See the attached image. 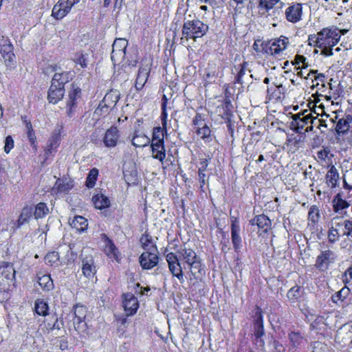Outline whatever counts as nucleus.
Segmentation results:
<instances>
[{"mask_svg":"<svg viewBox=\"0 0 352 352\" xmlns=\"http://www.w3.org/2000/svg\"><path fill=\"white\" fill-rule=\"evenodd\" d=\"M300 116V113L292 114V112L287 113V124H289V130L295 133V134H289L287 132V146L289 144L296 146L300 143L303 134L307 131V129H304V127L308 123H311V126H316L319 128L320 119L318 116L314 117L311 113L307 115L302 113V118Z\"/></svg>","mask_w":352,"mask_h":352,"instance_id":"obj_1","label":"nucleus"},{"mask_svg":"<svg viewBox=\"0 0 352 352\" xmlns=\"http://www.w3.org/2000/svg\"><path fill=\"white\" fill-rule=\"evenodd\" d=\"M252 47L258 57L267 58L270 56H274L278 58L283 51L286 49V42L281 38L266 41L257 38L254 40Z\"/></svg>","mask_w":352,"mask_h":352,"instance_id":"obj_2","label":"nucleus"},{"mask_svg":"<svg viewBox=\"0 0 352 352\" xmlns=\"http://www.w3.org/2000/svg\"><path fill=\"white\" fill-rule=\"evenodd\" d=\"M208 25L196 18L184 21L182 28V39L196 41L204 37L208 32Z\"/></svg>","mask_w":352,"mask_h":352,"instance_id":"obj_3","label":"nucleus"},{"mask_svg":"<svg viewBox=\"0 0 352 352\" xmlns=\"http://www.w3.org/2000/svg\"><path fill=\"white\" fill-rule=\"evenodd\" d=\"M69 73H56L47 91V100L50 103L57 104L64 96L65 85L69 82Z\"/></svg>","mask_w":352,"mask_h":352,"instance_id":"obj_4","label":"nucleus"},{"mask_svg":"<svg viewBox=\"0 0 352 352\" xmlns=\"http://www.w3.org/2000/svg\"><path fill=\"white\" fill-rule=\"evenodd\" d=\"M73 326L78 334L85 336L89 334V326L87 324L88 308L80 303H76L72 307Z\"/></svg>","mask_w":352,"mask_h":352,"instance_id":"obj_5","label":"nucleus"},{"mask_svg":"<svg viewBox=\"0 0 352 352\" xmlns=\"http://www.w3.org/2000/svg\"><path fill=\"white\" fill-rule=\"evenodd\" d=\"M168 99L167 96L164 94L162 98L161 104V115L160 120L162 122V126H155L153 129L152 138L150 140L151 142H164V134L167 132V121H168V113H167V104Z\"/></svg>","mask_w":352,"mask_h":352,"instance_id":"obj_6","label":"nucleus"},{"mask_svg":"<svg viewBox=\"0 0 352 352\" xmlns=\"http://www.w3.org/2000/svg\"><path fill=\"white\" fill-rule=\"evenodd\" d=\"M178 253L184 263L188 265L191 274L194 276H195L197 274H202L204 267L201 260L194 250L185 247L181 249Z\"/></svg>","mask_w":352,"mask_h":352,"instance_id":"obj_7","label":"nucleus"},{"mask_svg":"<svg viewBox=\"0 0 352 352\" xmlns=\"http://www.w3.org/2000/svg\"><path fill=\"white\" fill-rule=\"evenodd\" d=\"M16 271L12 263L3 261L0 265V290L8 292L15 283Z\"/></svg>","mask_w":352,"mask_h":352,"instance_id":"obj_8","label":"nucleus"},{"mask_svg":"<svg viewBox=\"0 0 352 352\" xmlns=\"http://www.w3.org/2000/svg\"><path fill=\"white\" fill-rule=\"evenodd\" d=\"M340 39V31L336 27L325 28L319 32L318 47H333Z\"/></svg>","mask_w":352,"mask_h":352,"instance_id":"obj_9","label":"nucleus"},{"mask_svg":"<svg viewBox=\"0 0 352 352\" xmlns=\"http://www.w3.org/2000/svg\"><path fill=\"white\" fill-rule=\"evenodd\" d=\"M0 54L7 67H12L15 65V54L14 46L10 39L3 35H0Z\"/></svg>","mask_w":352,"mask_h":352,"instance_id":"obj_10","label":"nucleus"},{"mask_svg":"<svg viewBox=\"0 0 352 352\" xmlns=\"http://www.w3.org/2000/svg\"><path fill=\"white\" fill-rule=\"evenodd\" d=\"M138 261L144 270H152L157 266L160 261L157 246H153L152 250L144 251L139 256Z\"/></svg>","mask_w":352,"mask_h":352,"instance_id":"obj_11","label":"nucleus"},{"mask_svg":"<svg viewBox=\"0 0 352 352\" xmlns=\"http://www.w3.org/2000/svg\"><path fill=\"white\" fill-rule=\"evenodd\" d=\"M127 45L128 41L124 38H116L114 41L111 54V59L114 65H119L124 61Z\"/></svg>","mask_w":352,"mask_h":352,"instance_id":"obj_12","label":"nucleus"},{"mask_svg":"<svg viewBox=\"0 0 352 352\" xmlns=\"http://www.w3.org/2000/svg\"><path fill=\"white\" fill-rule=\"evenodd\" d=\"M82 97V90L74 82L72 83L71 88L68 92V99L66 102V114L69 118H72L77 108V100Z\"/></svg>","mask_w":352,"mask_h":352,"instance_id":"obj_13","label":"nucleus"},{"mask_svg":"<svg viewBox=\"0 0 352 352\" xmlns=\"http://www.w3.org/2000/svg\"><path fill=\"white\" fill-rule=\"evenodd\" d=\"M79 1L80 0H58L52 8L51 16L58 21L62 20Z\"/></svg>","mask_w":352,"mask_h":352,"instance_id":"obj_14","label":"nucleus"},{"mask_svg":"<svg viewBox=\"0 0 352 352\" xmlns=\"http://www.w3.org/2000/svg\"><path fill=\"white\" fill-rule=\"evenodd\" d=\"M225 97L222 100H220V104L216 108V113L224 120L232 119L233 106L230 100V94L229 93L228 87H226L224 90Z\"/></svg>","mask_w":352,"mask_h":352,"instance_id":"obj_15","label":"nucleus"},{"mask_svg":"<svg viewBox=\"0 0 352 352\" xmlns=\"http://www.w3.org/2000/svg\"><path fill=\"white\" fill-rule=\"evenodd\" d=\"M165 257L171 274L181 283L184 282V274L177 255L171 252L166 254Z\"/></svg>","mask_w":352,"mask_h":352,"instance_id":"obj_16","label":"nucleus"},{"mask_svg":"<svg viewBox=\"0 0 352 352\" xmlns=\"http://www.w3.org/2000/svg\"><path fill=\"white\" fill-rule=\"evenodd\" d=\"M231 240L234 252H240L242 248V238L240 235L241 227L239 218L235 216L230 217Z\"/></svg>","mask_w":352,"mask_h":352,"instance_id":"obj_17","label":"nucleus"},{"mask_svg":"<svg viewBox=\"0 0 352 352\" xmlns=\"http://www.w3.org/2000/svg\"><path fill=\"white\" fill-rule=\"evenodd\" d=\"M119 98V95L116 91L111 90L105 94L103 99L100 102L96 112L99 113V111H100V116L102 113H107L109 109L116 106Z\"/></svg>","mask_w":352,"mask_h":352,"instance_id":"obj_18","label":"nucleus"},{"mask_svg":"<svg viewBox=\"0 0 352 352\" xmlns=\"http://www.w3.org/2000/svg\"><path fill=\"white\" fill-rule=\"evenodd\" d=\"M121 134L118 127L111 126L106 130L102 138V142L107 148H114L120 142Z\"/></svg>","mask_w":352,"mask_h":352,"instance_id":"obj_19","label":"nucleus"},{"mask_svg":"<svg viewBox=\"0 0 352 352\" xmlns=\"http://www.w3.org/2000/svg\"><path fill=\"white\" fill-rule=\"evenodd\" d=\"M249 222L251 226H257L259 235L268 234L272 228L271 220L264 214L256 215Z\"/></svg>","mask_w":352,"mask_h":352,"instance_id":"obj_20","label":"nucleus"},{"mask_svg":"<svg viewBox=\"0 0 352 352\" xmlns=\"http://www.w3.org/2000/svg\"><path fill=\"white\" fill-rule=\"evenodd\" d=\"M151 70V63L142 60L136 77L135 87L137 90H141L148 80Z\"/></svg>","mask_w":352,"mask_h":352,"instance_id":"obj_21","label":"nucleus"},{"mask_svg":"<svg viewBox=\"0 0 352 352\" xmlns=\"http://www.w3.org/2000/svg\"><path fill=\"white\" fill-rule=\"evenodd\" d=\"M122 305L126 316H133L139 308L138 298L131 293H124L122 296Z\"/></svg>","mask_w":352,"mask_h":352,"instance_id":"obj_22","label":"nucleus"},{"mask_svg":"<svg viewBox=\"0 0 352 352\" xmlns=\"http://www.w3.org/2000/svg\"><path fill=\"white\" fill-rule=\"evenodd\" d=\"M254 323V334L255 339L258 340L264 335V326H263V311L262 309L256 305L252 315Z\"/></svg>","mask_w":352,"mask_h":352,"instance_id":"obj_23","label":"nucleus"},{"mask_svg":"<svg viewBox=\"0 0 352 352\" xmlns=\"http://www.w3.org/2000/svg\"><path fill=\"white\" fill-rule=\"evenodd\" d=\"M336 254L330 250L322 251L320 254L317 256L315 266L317 269L324 271L328 268L330 263L334 262Z\"/></svg>","mask_w":352,"mask_h":352,"instance_id":"obj_24","label":"nucleus"},{"mask_svg":"<svg viewBox=\"0 0 352 352\" xmlns=\"http://www.w3.org/2000/svg\"><path fill=\"white\" fill-rule=\"evenodd\" d=\"M61 142V133L60 131H56L53 132L50 138L47 140V144L44 148V153L45 158L47 159L48 157L53 153H56L58 150V148L60 146Z\"/></svg>","mask_w":352,"mask_h":352,"instance_id":"obj_25","label":"nucleus"},{"mask_svg":"<svg viewBox=\"0 0 352 352\" xmlns=\"http://www.w3.org/2000/svg\"><path fill=\"white\" fill-rule=\"evenodd\" d=\"M194 130L198 139L203 141L206 144L212 142L215 138L210 126L206 123H204L202 126H197L196 129H194Z\"/></svg>","mask_w":352,"mask_h":352,"instance_id":"obj_26","label":"nucleus"},{"mask_svg":"<svg viewBox=\"0 0 352 352\" xmlns=\"http://www.w3.org/2000/svg\"><path fill=\"white\" fill-rule=\"evenodd\" d=\"M97 272L94 259L92 256L82 259V273L88 279H91Z\"/></svg>","mask_w":352,"mask_h":352,"instance_id":"obj_27","label":"nucleus"},{"mask_svg":"<svg viewBox=\"0 0 352 352\" xmlns=\"http://www.w3.org/2000/svg\"><path fill=\"white\" fill-rule=\"evenodd\" d=\"M104 238L105 245L104 247V252L109 258H112L119 262L120 261V254L118 248L114 244L113 241L109 239L106 234H103Z\"/></svg>","mask_w":352,"mask_h":352,"instance_id":"obj_28","label":"nucleus"},{"mask_svg":"<svg viewBox=\"0 0 352 352\" xmlns=\"http://www.w3.org/2000/svg\"><path fill=\"white\" fill-rule=\"evenodd\" d=\"M150 146L152 157L163 164L166 156L164 142H151Z\"/></svg>","mask_w":352,"mask_h":352,"instance_id":"obj_29","label":"nucleus"},{"mask_svg":"<svg viewBox=\"0 0 352 352\" xmlns=\"http://www.w3.org/2000/svg\"><path fill=\"white\" fill-rule=\"evenodd\" d=\"M36 280L43 292H49L54 289V284L50 274H43L41 272H38Z\"/></svg>","mask_w":352,"mask_h":352,"instance_id":"obj_30","label":"nucleus"},{"mask_svg":"<svg viewBox=\"0 0 352 352\" xmlns=\"http://www.w3.org/2000/svg\"><path fill=\"white\" fill-rule=\"evenodd\" d=\"M302 4L296 3L287 8V21L292 23H296L302 18Z\"/></svg>","mask_w":352,"mask_h":352,"instance_id":"obj_31","label":"nucleus"},{"mask_svg":"<svg viewBox=\"0 0 352 352\" xmlns=\"http://www.w3.org/2000/svg\"><path fill=\"white\" fill-rule=\"evenodd\" d=\"M34 207L32 206L25 205L21 210L16 221V227L20 228L25 223L29 222L32 215H34Z\"/></svg>","mask_w":352,"mask_h":352,"instance_id":"obj_32","label":"nucleus"},{"mask_svg":"<svg viewBox=\"0 0 352 352\" xmlns=\"http://www.w3.org/2000/svg\"><path fill=\"white\" fill-rule=\"evenodd\" d=\"M91 201L94 207L100 210L109 208L111 204L109 197L102 193L94 195Z\"/></svg>","mask_w":352,"mask_h":352,"instance_id":"obj_33","label":"nucleus"},{"mask_svg":"<svg viewBox=\"0 0 352 352\" xmlns=\"http://www.w3.org/2000/svg\"><path fill=\"white\" fill-rule=\"evenodd\" d=\"M131 143L135 147H144L150 143V139L139 129H135Z\"/></svg>","mask_w":352,"mask_h":352,"instance_id":"obj_34","label":"nucleus"},{"mask_svg":"<svg viewBox=\"0 0 352 352\" xmlns=\"http://www.w3.org/2000/svg\"><path fill=\"white\" fill-rule=\"evenodd\" d=\"M269 99L276 102H283L285 98V88L280 86H276L271 92L270 89H267Z\"/></svg>","mask_w":352,"mask_h":352,"instance_id":"obj_35","label":"nucleus"},{"mask_svg":"<svg viewBox=\"0 0 352 352\" xmlns=\"http://www.w3.org/2000/svg\"><path fill=\"white\" fill-rule=\"evenodd\" d=\"M70 225L73 228H75L78 232H82L87 230L88 228V221L84 217L76 215L70 223Z\"/></svg>","mask_w":352,"mask_h":352,"instance_id":"obj_36","label":"nucleus"},{"mask_svg":"<svg viewBox=\"0 0 352 352\" xmlns=\"http://www.w3.org/2000/svg\"><path fill=\"white\" fill-rule=\"evenodd\" d=\"M140 242L141 248L144 251L152 250L153 246H157L155 243L153 241L152 236L147 231L141 235Z\"/></svg>","mask_w":352,"mask_h":352,"instance_id":"obj_37","label":"nucleus"},{"mask_svg":"<svg viewBox=\"0 0 352 352\" xmlns=\"http://www.w3.org/2000/svg\"><path fill=\"white\" fill-rule=\"evenodd\" d=\"M34 311L38 316H46L49 314V305L44 300L37 299L34 304Z\"/></svg>","mask_w":352,"mask_h":352,"instance_id":"obj_38","label":"nucleus"},{"mask_svg":"<svg viewBox=\"0 0 352 352\" xmlns=\"http://www.w3.org/2000/svg\"><path fill=\"white\" fill-rule=\"evenodd\" d=\"M339 177L337 169L334 166H331L326 175L327 184L331 188L336 187Z\"/></svg>","mask_w":352,"mask_h":352,"instance_id":"obj_39","label":"nucleus"},{"mask_svg":"<svg viewBox=\"0 0 352 352\" xmlns=\"http://www.w3.org/2000/svg\"><path fill=\"white\" fill-rule=\"evenodd\" d=\"M34 217L36 219L45 217L49 212V208L44 202H39L34 208Z\"/></svg>","mask_w":352,"mask_h":352,"instance_id":"obj_40","label":"nucleus"},{"mask_svg":"<svg viewBox=\"0 0 352 352\" xmlns=\"http://www.w3.org/2000/svg\"><path fill=\"white\" fill-rule=\"evenodd\" d=\"M99 175V170L96 168H92L88 173L85 180V186L92 188L95 186Z\"/></svg>","mask_w":352,"mask_h":352,"instance_id":"obj_41","label":"nucleus"},{"mask_svg":"<svg viewBox=\"0 0 352 352\" xmlns=\"http://www.w3.org/2000/svg\"><path fill=\"white\" fill-rule=\"evenodd\" d=\"M278 2V0H260L258 3V11L261 14H265L272 9Z\"/></svg>","mask_w":352,"mask_h":352,"instance_id":"obj_42","label":"nucleus"},{"mask_svg":"<svg viewBox=\"0 0 352 352\" xmlns=\"http://www.w3.org/2000/svg\"><path fill=\"white\" fill-rule=\"evenodd\" d=\"M59 259V253L56 251H51L47 252L44 258L45 264L50 267L58 266Z\"/></svg>","mask_w":352,"mask_h":352,"instance_id":"obj_43","label":"nucleus"},{"mask_svg":"<svg viewBox=\"0 0 352 352\" xmlns=\"http://www.w3.org/2000/svg\"><path fill=\"white\" fill-rule=\"evenodd\" d=\"M216 77L217 74L214 70L210 69V68L206 69L202 77L204 86L207 87L208 85L212 84Z\"/></svg>","mask_w":352,"mask_h":352,"instance_id":"obj_44","label":"nucleus"},{"mask_svg":"<svg viewBox=\"0 0 352 352\" xmlns=\"http://www.w3.org/2000/svg\"><path fill=\"white\" fill-rule=\"evenodd\" d=\"M74 62L79 65L82 69H85L88 65L87 54L82 52H78L75 54Z\"/></svg>","mask_w":352,"mask_h":352,"instance_id":"obj_45","label":"nucleus"},{"mask_svg":"<svg viewBox=\"0 0 352 352\" xmlns=\"http://www.w3.org/2000/svg\"><path fill=\"white\" fill-rule=\"evenodd\" d=\"M289 340L292 344V348L289 349V351L294 352V349L302 343V337L299 332H292L289 334Z\"/></svg>","mask_w":352,"mask_h":352,"instance_id":"obj_46","label":"nucleus"},{"mask_svg":"<svg viewBox=\"0 0 352 352\" xmlns=\"http://www.w3.org/2000/svg\"><path fill=\"white\" fill-rule=\"evenodd\" d=\"M333 206L335 212H338L339 210L346 208L349 206V203L342 199L340 195L338 194L333 200Z\"/></svg>","mask_w":352,"mask_h":352,"instance_id":"obj_47","label":"nucleus"},{"mask_svg":"<svg viewBox=\"0 0 352 352\" xmlns=\"http://www.w3.org/2000/svg\"><path fill=\"white\" fill-rule=\"evenodd\" d=\"M247 66H248V63L246 61H243L241 64H240L239 65V69L235 76L234 81V84L242 85L243 83V77L245 74Z\"/></svg>","mask_w":352,"mask_h":352,"instance_id":"obj_48","label":"nucleus"},{"mask_svg":"<svg viewBox=\"0 0 352 352\" xmlns=\"http://www.w3.org/2000/svg\"><path fill=\"white\" fill-rule=\"evenodd\" d=\"M320 218V214L318 207L316 206H311L308 213V219L312 223H316L318 222Z\"/></svg>","mask_w":352,"mask_h":352,"instance_id":"obj_49","label":"nucleus"},{"mask_svg":"<svg viewBox=\"0 0 352 352\" xmlns=\"http://www.w3.org/2000/svg\"><path fill=\"white\" fill-rule=\"evenodd\" d=\"M302 294L301 289L299 286H296L291 288L287 292V298L293 300L294 302L300 297Z\"/></svg>","mask_w":352,"mask_h":352,"instance_id":"obj_50","label":"nucleus"},{"mask_svg":"<svg viewBox=\"0 0 352 352\" xmlns=\"http://www.w3.org/2000/svg\"><path fill=\"white\" fill-rule=\"evenodd\" d=\"M349 129V122L345 119H340L336 124V130L338 133H344Z\"/></svg>","mask_w":352,"mask_h":352,"instance_id":"obj_51","label":"nucleus"},{"mask_svg":"<svg viewBox=\"0 0 352 352\" xmlns=\"http://www.w3.org/2000/svg\"><path fill=\"white\" fill-rule=\"evenodd\" d=\"M340 234L338 229L332 226L328 231V240L331 243H334L339 240Z\"/></svg>","mask_w":352,"mask_h":352,"instance_id":"obj_52","label":"nucleus"},{"mask_svg":"<svg viewBox=\"0 0 352 352\" xmlns=\"http://www.w3.org/2000/svg\"><path fill=\"white\" fill-rule=\"evenodd\" d=\"M343 226L345 229L343 235L346 236L352 241V219L344 220Z\"/></svg>","mask_w":352,"mask_h":352,"instance_id":"obj_53","label":"nucleus"},{"mask_svg":"<svg viewBox=\"0 0 352 352\" xmlns=\"http://www.w3.org/2000/svg\"><path fill=\"white\" fill-rule=\"evenodd\" d=\"M4 152L8 154L14 146V142L11 135H8L5 139Z\"/></svg>","mask_w":352,"mask_h":352,"instance_id":"obj_54","label":"nucleus"},{"mask_svg":"<svg viewBox=\"0 0 352 352\" xmlns=\"http://www.w3.org/2000/svg\"><path fill=\"white\" fill-rule=\"evenodd\" d=\"M330 153V149L327 147H323L321 150L317 152V159L320 162H326Z\"/></svg>","mask_w":352,"mask_h":352,"instance_id":"obj_55","label":"nucleus"},{"mask_svg":"<svg viewBox=\"0 0 352 352\" xmlns=\"http://www.w3.org/2000/svg\"><path fill=\"white\" fill-rule=\"evenodd\" d=\"M206 3H208L213 10H219L225 6L226 0H209Z\"/></svg>","mask_w":352,"mask_h":352,"instance_id":"obj_56","label":"nucleus"},{"mask_svg":"<svg viewBox=\"0 0 352 352\" xmlns=\"http://www.w3.org/2000/svg\"><path fill=\"white\" fill-rule=\"evenodd\" d=\"M204 119L203 118V116L200 113H197L195 117L192 120V125L194 129H196L197 126H200L204 125Z\"/></svg>","mask_w":352,"mask_h":352,"instance_id":"obj_57","label":"nucleus"},{"mask_svg":"<svg viewBox=\"0 0 352 352\" xmlns=\"http://www.w3.org/2000/svg\"><path fill=\"white\" fill-rule=\"evenodd\" d=\"M28 140L31 144V146L36 149L37 148V142H36V136L35 134L34 130H30L26 132Z\"/></svg>","mask_w":352,"mask_h":352,"instance_id":"obj_58","label":"nucleus"},{"mask_svg":"<svg viewBox=\"0 0 352 352\" xmlns=\"http://www.w3.org/2000/svg\"><path fill=\"white\" fill-rule=\"evenodd\" d=\"M210 159L201 158L199 159L198 172H205L209 164Z\"/></svg>","mask_w":352,"mask_h":352,"instance_id":"obj_59","label":"nucleus"},{"mask_svg":"<svg viewBox=\"0 0 352 352\" xmlns=\"http://www.w3.org/2000/svg\"><path fill=\"white\" fill-rule=\"evenodd\" d=\"M313 352H327V345L322 342H316L314 344Z\"/></svg>","mask_w":352,"mask_h":352,"instance_id":"obj_60","label":"nucleus"},{"mask_svg":"<svg viewBox=\"0 0 352 352\" xmlns=\"http://www.w3.org/2000/svg\"><path fill=\"white\" fill-rule=\"evenodd\" d=\"M309 44L310 45H314L315 47H318V44H320L319 41V32L317 33V34H311L309 36L308 38Z\"/></svg>","mask_w":352,"mask_h":352,"instance_id":"obj_61","label":"nucleus"},{"mask_svg":"<svg viewBox=\"0 0 352 352\" xmlns=\"http://www.w3.org/2000/svg\"><path fill=\"white\" fill-rule=\"evenodd\" d=\"M206 175L205 174V172H198V179L200 184V191L204 192V187L206 184Z\"/></svg>","mask_w":352,"mask_h":352,"instance_id":"obj_62","label":"nucleus"},{"mask_svg":"<svg viewBox=\"0 0 352 352\" xmlns=\"http://www.w3.org/2000/svg\"><path fill=\"white\" fill-rule=\"evenodd\" d=\"M311 74H314V78L316 80H318L321 82L324 81L325 76L323 74H318V70H311L308 76Z\"/></svg>","mask_w":352,"mask_h":352,"instance_id":"obj_63","label":"nucleus"},{"mask_svg":"<svg viewBox=\"0 0 352 352\" xmlns=\"http://www.w3.org/2000/svg\"><path fill=\"white\" fill-rule=\"evenodd\" d=\"M21 120L25 124L27 131L34 130L31 121L28 119V117L26 116H22Z\"/></svg>","mask_w":352,"mask_h":352,"instance_id":"obj_64","label":"nucleus"}]
</instances>
